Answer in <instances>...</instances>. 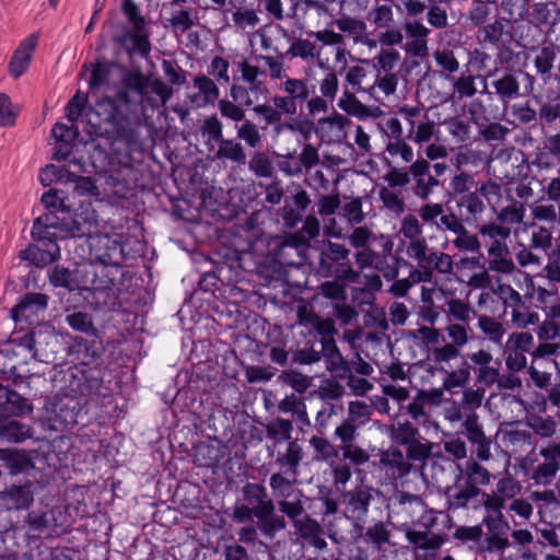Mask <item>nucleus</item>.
Wrapping results in <instances>:
<instances>
[{"instance_id":"864d4df0","label":"nucleus","mask_w":560,"mask_h":560,"mask_svg":"<svg viewBox=\"0 0 560 560\" xmlns=\"http://www.w3.org/2000/svg\"><path fill=\"white\" fill-rule=\"evenodd\" d=\"M89 96L86 93L78 91L68 102L66 106V117L70 122H75L82 115L83 109L88 103Z\"/></svg>"},{"instance_id":"a878e982","label":"nucleus","mask_w":560,"mask_h":560,"mask_svg":"<svg viewBox=\"0 0 560 560\" xmlns=\"http://www.w3.org/2000/svg\"><path fill=\"white\" fill-rule=\"evenodd\" d=\"M456 205L459 208L460 217H464V221L466 222H469L471 218H476L478 214H481L485 210L482 199L476 190L459 196L456 199Z\"/></svg>"},{"instance_id":"2eb2a0df","label":"nucleus","mask_w":560,"mask_h":560,"mask_svg":"<svg viewBox=\"0 0 560 560\" xmlns=\"http://www.w3.org/2000/svg\"><path fill=\"white\" fill-rule=\"evenodd\" d=\"M524 71L521 69L504 70L494 69L488 73L490 79L491 91H488L489 95H494L503 108L506 109L510 102L517 100L522 96L520 75Z\"/></svg>"},{"instance_id":"bf43d9fd","label":"nucleus","mask_w":560,"mask_h":560,"mask_svg":"<svg viewBox=\"0 0 560 560\" xmlns=\"http://www.w3.org/2000/svg\"><path fill=\"white\" fill-rule=\"evenodd\" d=\"M170 25L174 31H178L182 34L189 31L194 25V20L189 9H180L173 11L172 16L168 20Z\"/></svg>"},{"instance_id":"f3484780","label":"nucleus","mask_w":560,"mask_h":560,"mask_svg":"<svg viewBox=\"0 0 560 560\" xmlns=\"http://www.w3.org/2000/svg\"><path fill=\"white\" fill-rule=\"evenodd\" d=\"M92 120L94 116H89L86 124V131L91 138H105L110 141V154L113 160H116L120 167L129 168L132 163V150L138 143L137 130L135 129V138L132 142H127L124 139H118L114 135H97L94 132L96 127L93 126Z\"/></svg>"},{"instance_id":"72a5a7b5","label":"nucleus","mask_w":560,"mask_h":560,"mask_svg":"<svg viewBox=\"0 0 560 560\" xmlns=\"http://www.w3.org/2000/svg\"><path fill=\"white\" fill-rule=\"evenodd\" d=\"M338 107L345 110L348 115L360 119L372 116L371 109L361 103L353 93L347 90L343 92V97L339 98Z\"/></svg>"},{"instance_id":"f704fd0d","label":"nucleus","mask_w":560,"mask_h":560,"mask_svg":"<svg viewBox=\"0 0 560 560\" xmlns=\"http://www.w3.org/2000/svg\"><path fill=\"white\" fill-rule=\"evenodd\" d=\"M305 495H296L287 500H278L277 508L282 513L281 515L287 516L292 525L296 523V521L301 520L305 513L303 498Z\"/></svg>"},{"instance_id":"6e6d98bb","label":"nucleus","mask_w":560,"mask_h":560,"mask_svg":"<svg viewBox=\"0 0 560 560\" xmlns=\"http://www.w3.org/2000/svg\"><path fill=\"white\" fill-rule=\"evenodd\" d=\"M467 478L477 486H486L490 482V472L474 459L466 462Z\"/></svg>"},{"instance_id":"aec40b11","label":"nucleus","mask_w":560,"mask_h":560,"mask_svg":"<svg viewBox=\"0 0 560 560\" xmlns=\"http://www.w3.org/2000/svg\"><path fill=\"white\" fill-rule=\"evenodd\" d=\"M357 538L369 547L381 550L383 546L389 544L392 530L388 525L383 521H377L368 527L360 524H354Z\"/></svg>"},{"instance_id":"a18cd8bd","label":"nucleus","mask_w":560,"mask_h":560,"mask_svg":"<svg viewBox=\"0 0 560 560\" xmlns=\"http://www.w3.org/2000/svg\"><path fill=\"white\" fill-rule=\"evenodd\" d=\"M162 71L172 85L182 86L186 83L187 72L174 59H163Z\"/></svg>"},{"instance_id":"0eeeda50","label":"nucleus","mask_w":560,"mask_h":560,"mask_svg":"<svg viewBox=\"0 0 560 560\" xmlns=\"http://www.w3.org/2000/svg\"><path fill=\"white\" fill-rule=\"evenodd\" d=\"M200 132L207 138L205 145L211 161H230L237 166L246 164L247 155L242 143L237 139L224 137L223 124L215 114L203 119Z\"/></svg>"},{"instance_id":"f03ea898","label":"nucleus","mask_w":560,"mask_h":560,"mask_svg":"<svg viewBox=\"0 0 560 560\" xmlns=\"http://www.w3.org/2000/svg\"><path fill=\"white\" fill-rule=\"evenodd\" d=\"M71 353L75 354L78 363L71 369H56L48 366L49 380L52 387L59 390L70 386L85 395L110 396L112 389L104 382V366L102 355L104 352L103 341L98 339L97 332L86 338L78 337L71 346Z\"/></svg>"},{"instance_id":"c85d7f7f","label":"nucleus","mask_w":560,"mask_h":560,"mask_svg":"<svg viewBox=\"0 0 560 560\" xmlns=\"http://www.w3.org/2000/svg\"><path fill=\"white\" fill-rule=\"evenodd\" d=\"M538 114L541 125H551L556 120H560V93L547 94L546 100L540 102Z\"/></svg>"},{"instance_id":"de8ad7c7","label":"nucleus","mask_w":560,"mask_h":560,"mask_svg":"<svg viewBox=\"0 0 560 560\" xmlns=\"http://www.w3.org/2000/svg\"><path fill=\"white\" fill-rule=\"evenodd\" d=\"M279 382L291 386L299 394H303L311 386V380L295 370L282 371L279 375Z\"/></svg>"},{"instance_id":"4be33fe9","label":"nucleus","mask_w":560,"mask_h":560,"mask_svg":"<svg viewBox=\"0 0 560 560\" xmlns=\"http://www.w3.org/2000/svg\"><path fill=\"white\" fill-rule=\"evenodd\" d=\"M293 527L294 534L305 540L308 545L317 549H324L327 546V542L323 537V527L308 514H304L301 520L293 524Z\"/></svg>"},{"instance_id":"052dcab7","label":"nucleus","mask_w":560,"mask_h":560,"mask_svg":"<svg viewBox=\"0 0 560 560\" xmlns=\"http://www.w3.org/2000/svg\"><path fill=\"white\" fill-rule=\"evenodd\" d=\"M448 132L459 141H466L470 135V124L459 117H451L445 120Z\"/></svg>"},{"instance_id":"0e129e2a","label":"nucleus","mask_w":560,"mask_h":560,"mask_svg":"<svg viewBox=\"0 0 560 560\" xmlns=\"http://www.w3.org/2000/svg\"><path fill=\"white\" fill-rule=\"evenodd\" d=\"M47 276L50 284L55 288L70 289L71 273L68 268L55 265L47 269Z\"/></svg>"},{"instance_id":"9b49d317","label":"nucleus","mask_w":560,"mask_h":560,"mask_svg":"<svg viewBox=\"0 0 560 560\" xmlns=\"http://www.w3.org/2000/svg\"><path fill=\"white\" fill-rule=\"evenodd\" d=\"M67 351V347L62 342V337L55 331V328L47 323H37V383L51 382L49 374L45 372L50 369L48 366H56V369H63L58 362L62 360V353Z\"/></svg>"},{"instance_id":"c9c22d12","label":"nucleus","mask_w":560,"mask_h":560,"mask_svg":"<svg viewBox=\"0 0 560 560\" xmlns=\"http://www.w3.org/2000/svg\"><path fill=\"white\" fill-rule=\"evenodd\" d=\"M33 483L31 481H26L23 485H14L8 491V495L10 500L14 503L15 509H27L34 498H33Z\"/></svg>"},{"instance_id":"09e8293b","label":"nucleus","mask_w":560,"mask_h":560,"mask_svg":"<svg viewBox=\"0 0 560 560\" xmlns=\"http://www.w3.org/2000/svg\"><path fill=\"white\" fill-rule=\"evenodd\" d=\"M218 109L223 118H226L234 122H242L246 117L244 106L236 104L231 100H219Z\"/></svg>"},{"instance_id":"7c9ffc66","label":"nucleus","mask_w":560,"mask_h":560,"mask_svg":"<svg viewBox=\"0 0 560 560\" xmlns=\"http://www.w3.org/2000/svg\"><path fill=\"white\" fill-rule=\"evenodd\" d=\"M282 130H289L291 132H299L304 141H308L312 138L313 132L315 131V124L308 117H293L288 121L276 126V131L279 133Z\"/></svg>"},{"instance_id":"ea45409f","label":"nucleus","mask_w":560,"mask_h":560,"mask_svg":"<svg viewBox=\"0 0 560 560\" xmlns=\"http://www.w3.org/2000/svg\"><path fill=\"white\" fill-rule=\"evenodd\" d=\"M66 323L73 329L85 334L86 336H94L97 332L92 317L84 312H73L66 316Z\"/></svg>"},{"instance_id":"49530a36","label":"nucleus","mask_w":560,"mask_h":560,"mask_svg":"<svg viewBox=\"0 0 560 560\" xmlns=\"http://www.w3.org/2000/svg\"><path fill=\"white\" fill-rule=\"evenodd\" d=\"M511 113L521 125H535L539 120V114L532 107L529 101L512 105Z\"/></svg>"},{"instance_id":"37998d69","label":"nucleus","mask_w":560,"mask_h":560,"mask_svg":"<svg viewBox=\"0 0 560 560\" xmlns=\"http://www.w3.org/2000/svg\"><path fill=\"white\" fill-rule=\"evenodd\" d=\"M194 85L203 95L206 104H214L219 100L220 90L212 79L205 74H198L194 78Z\"/></svg>"},{"instance_id":"4c0bfd02","label":"nucleus","mask_w":560,"mask_h":560,"mask_svg":"<svg viewBox=\"0 0 560 560\" xmlns=\"http://www.w3.org/2000/svg\"><path fill=\"white\" fill-rule=\"evenodd\" d=\"M347 283L346 279L334 278L331 281H325L318 287L319 293L331 301H346L347 300Z\"/></svg>"},{"instance_id":"680f3d73","label":"nucleus","mask_w":560,"mask_h":560,"mask_svg":"<svg viewBox=\"0 0 560 560\" xmlns=\"http://www.w3.org/2000/svg\"><path fill=\"white\" fill-rule=\"evenodd\" d=\"M229 67L230 63L226 59L214 56L208 67V73L209 75H212L215 78V80L219 83L229 84L230 83V77H229Z\"/></svg>"},{"instance_id":"5701e85b","label":"nucleus","mask_w":560,"mask_h":560,"mask_svg":"<svg viewBox=\"0 0 560 560\" xmlns=\"http://www.w3.org/2000/svg\"><path fill=\"white\" fill-rule=\"evenodd\" d=\"M35 50V34H31L14 51L9 63V73L21 77L30 67Z\"/></svg>"},{"instance_id":"603ef678","label":"nucleus","mask_w":560,"mask_h":560,"mask_svg":"<svg viewBox=\"0 0 560 560\" xmlns=\"http://www.w3.org/2000/svg\"><path fill=\"white\" fill-rule=\"evenodd\" d=\"M302 460V447L296 441H290L288 444L287 452L279 454L277 462L282 466H288L293 472H295Z\"/></svg>"},{"instance_id":"393cba45","label":"nucleus","mask_w":560,"mask_h":560,"mask_svg":"<svg viewBox=\"0 0 560 560\" xmlns=\"http://www.w3.org/2000/svg\"><path fill=\"white\" fill-rule=\"evenodd\" d=\"M271 494L275 500H287L296 495H303V491L294 487L293 482L280 472H275L269 478Z\"/></svg>"},{"instance_id":"6ab92c4d","label":"nucleus","mask_w":560,"mask_h":560,"mask_svg":"<svg viewBox=\"0 0 560 560\" xmlns=\"http://www.w3.org/2000/svg\"><path fill=\"white\" fill-rule=\"evenodd\" d=\"M91 255L102 264L122 261L124 248L119 241L108 236L98 235L90 242Z\"/></svg>"},{"instance_id":"2f4dec72","label":"nucleus","mask_w":560,"mask_h":560,"mask_svg":"<svg viewBox=\"0 0 560 560\" xmlns=\"http://www.w3.org/2000/svg\"><path fill=\"white\" fill-rule=\"evenodd\" d=\"M0 459L7 463L11 475L27 472L30 469L34 468L31 459L25 454L19 452L0 450Z\"/></svg>"},{"instance_id":"13d9d810","label":"nucleus","mask_w":560,"mask_h":560,"mask_svg":"<svg viewBox=\"0 0 560 560\" xmlns=\"http://www.w3.org/2000/svg\"><path fill=\"white\" fill-rule=\"evenodd\" d=\"M283 90L295 103L298 101H305L310 95L306 83L299 79L288 78L283 82Z\"/></svg>"},{"instance_id":"f8f14e48","label":"nucleus","mask_w":560,"mask_h":560,"mask_svg":"<svg viewBox=\"0 0 560 560\" xmlns=\"http://www.w3.org/2000/svg\"><path fill=\"white\" fill-rule=\"evenodd\" d=\"M125 275L122 261L102 264L95 272L96 303L100 304L103 296L104 311L112 312L120 305L118 293L124 290Z\"/></svg>"},{"instance_id":"ddd939ff","label":"nucleus","mask_w":560,"mask_h":560,"mask_svg":"<svg viewBox=\"0 0 560 560\" xmlns=\"http://www.w3.org/2000/svg\"><path fill=\"white\" fill-rule=\"evenodd\" d=\"M59 217H50L54 222L49 224L65 233V236L82 238L90 236L93 229L97 228V212L91 202H81L77 209L63 211Z\"/></svg>"},{"instance_id":"6e6552de","label":"nucleus","mask_w":560,"mask_h":560,"mask_svg":"<svg viewBox=\"0 0 560 560\" xmlns=\"http://www.w3.org/2000/svg\"><path fill=\"white\" fill-rule=\"evenodd\" d=\"M70 446V439L63 434L52 440L37 438V487H48L59 470L68 466Z\"/></svg>"},{"instance_id":"c756f323","label":"nucleus","mask_w":560,"mask_h":560,"mask_svg":"<svg viewBox=\"0 0 560 560\" xmlns=\"http://www.w3.org/2000/svg\"><path fill=\"white\" fill-rule=\"evenodd\" d=\"M557 46L552 43L540 48L534 58L536 72L544 78H549L557 57Z\"/></svg>"},{"instance_id":"79ce46f5","label":"nucleus","mask_w":560,"mask_h":560,"mask_svg":"<svg viewBox=\"0 0 560 560\" xmlns=\"http://www.w3.org/2000/svg\"><path fill=\"white\" fill-rule=\"evenodd\" d=\"M112 63L104 61H96L92 66L91 75L89 79V88L91 91L100 90L109 81Z\"/></svg>"},{"instance_id":"473e14b6","label":"nucleus","mask_w":560,"mask_h":560,"mask_svg":"<svg viewBox=\"0 0 560 560\" xmlns=\"http://www.w3.org/2000/svg\"><path fill=\"white\" fill-rule=\"evenodd\" d=\"M292 421L288 419L277 418L266 424L267 438L276 443L292 441Z\"/></svg>"},{"instance_id":"4d7b16f0","label":"nucleus","mask_w":560,"mask_h":560,"mask_svg":"<svg viewBox=\"0 0 560 560\" xmlns=\"http://www.w3.org/2000/svg\"><path fill=\"white\" fill-rule=\"evenodd\" d=\"M237 70L241 74L233 73V81L238 82L240 80L245 81L248 85L258 80L259 75L265 74V71L260 70L257 66L250 65L247 60L235 62Z\"/></svg>"},{"instance_id":"20e7f679","label":"nucleus","mask_w":560,"mask_h":560,"mask_svg":"<svg viewBox=\"0 0 560 560\" xmlns=\"http://www.w3.org/2000/svg\"><path fill=\"white\" fill-rule=\"evenodd\" d=\"M233 520L238 524L258 521L260 534L273 539L287 528V521L276 511V503L264 485L246 482L241 490V498L235 502Z\"/></svg>"},{"instance_id":"c03bdc74","label":"nucleus","mask_w":560,"mask_h":560,"mask_svg":"<svg viewBox=\"0 0 560 560\" xmlns=\"http://www.w3.org/2000/svg\"><path fill=\"white\" fill-rule=\"evenodd\" d=\"M490 14L491 3L489 1L472 0L467 13V20L472 26L478 27L486 23Z\"/></svg>"},{"instance_id":"a19ab883","label":"nucleus","mask_w":560,"mask_h":560,"mask_svg":"<svg viewBox=\"0 0 560 560\" xmlns=\"http://www.w3.org/2000/svg\"><path fill=\"white\" fill-rule=\"evenodd\" d=\"M31 429L12 420L0 427V438L10 443H19L30 436Z\"/></svg>"},{"instance_id":"9d476101","label":"nucleus","mask_w":560,"mask_h":560,"mask_svg":"<svg viewBox=\"0 0 560 560\" xmlns=\"http://www.w3.org/2000/svg\"><path fill=\"white\" fill-rule=\"evenodd\" d=\"M15 323L14 331L10 337V345L18 349L27 350L31 358H35V292L26 293L11 310Z\"/></svg>"},{"instance_id":"cd10ccee","label":"nucleus","mask_w":560,"mask_h":560,"mask_svg":"<svg viewBox=\"0 0 560 560\" xmlns=\"http://www.w3.org/2000/svg\"><path fill=\"white\" fill-rule=\"evenodd\" d=\"M390 440L400 446H407L420 436L419 429L410 421L392 424L389 432Z\"/></svg>"},{"instance_id":"7ed1b4c3","label":"nucleus","mask_w":560,"mask_h":560,"mask_svg":"<svg viewBox=\"0 0 560 560\" xmlns=\"http://www.w3.org/2000/svg\"><path fill=\"white\" fill-rule=\"evenodd\" d=\"M52 382L37 383V390L42 396L46 395L40 421L56 432L62 433L75 425H85L88 423L86 405L108 397L94 394L85 395L70 386L59 390L57 387H52Z\"/></svg>"},{"instance_id":"a211bd4d","label":"nucleus","mask_w":560,"mask_h":560,"mask_svg":"<svg viewBox=\"0 0 560 560\" xmlns=\"http://www.w3.org/2000/svg\"><path fill=\"white\" fill-rule=\"evenodd\" d=\"M66 192L55 187H51L48 191L44 192L40 198V202L47 210V213L37 217V226H43L45 229L52 228V225L48 224L54 222L50 217L60 219L59 215H61L63 211L70 210L66 205Z\"/></svg>"},{"instance_id":"39448f33","label":"nucleus","mask_w":560,"mask_h":560,"mask_svg":"<svg viewBox=\"0 0 560 560\" xmlns=\"http://www.w3.org/2000/svg\"><path fill=\"white\" fill-rule=\"evenodd\" d=\"M40 504L45 505V510L37 515V540L50 539L51 542L71 528L72 520L69 513V506L66 505L60 498L55 503H44L40 498ZM37 560H72L68 548H61L57 545H46L40 541L37 544Z\"/></svg>"},{"instance_id":"774afa93","label":"nucleus","mask_w":560,"mask_h":560,"mask_svg":"<svg viewBox=\"0 0 560 560\" xmlns=\"http://www.w3.org/2000/svg\"><path fill=\"white\" fill-rule=\"evenodd\" d=\"M529 427L536 434L542 438H551L556 433V421L551 417H533Z\"/></svg>"},{"instance_id":"69168bd1","label":"nucleus","mask_w":560,"mask_h":560,"mask_svg":"<svg viewBox=\"0 0 560 560\" xmlns=\"http://www.w3.org/2000/svg\"><path fill=\"white\" fill-rule=\"evenodd\" d=\"M378 196L381 201L383 202V206L397 213L400 214L405 211V201L404 199L399 198L394 191L389 190L386 187H382L378 191Z\"/></svg>"},{"instance_id":"3c124183","label":"nucleus","mask_w":560,"mask_h":560,"mask_svg":"<svg viewBox=\"0 0 560 560\" xmlns=\"http://www.w3.org/2000/svg\"><path fill=\"white\" fill-rule=\"evenodd\" d=\"M322 353L326 359V369L327 371H334L337 366V363L340 365L343 363V357L338 349L336 341L332 338L323 339L322 341Z\"/></svg>"},{"instance_id":"4468645a","label":"nucleus","mask_w":560,"mask_h":560,"mask_svg":"<svg viewBox=\"0 0 560 560\" xmlns=\"http://www.w3.org/2000/svg\"><path fill=\"white\" fill-rule=\"evenodd\" d=\"M433 509L425 510L413 523L417 528L407 529L406 538L416 549L439 550L446 541L441 534H430L438 525L439 515Z\"/></svg>"},{"instance_id":"e2e57ef3","label":"nucleus","mask_w":560,"mask_h":560,"mask_svg":"<svg viewBox=\"0 0 560 560\" xmlns=\"http://www.w3.org/2000/svg\"><path fill=\"white\" fill-rule=\"evenodd\" d=\"M475 186L476 182L472 175L465 172L455 175L450 182L452 192L459 196L470 192V189Z\"/></svg>"},{"instance_id":"423d86ee","label":"nucleus","mask_w":560,"mask_h":560,"mask_svg":"<svg viewBox=\"0 0 560 560\" xmlns=\"http://www.w3.org/2000/svg\"><path fill=\"white\" fill-rule=\"evenodd\" d=\"M120 11L130 27L119 24L121 32L114 33L112 42L130 57L138 55L140 58H148L152 50L151 32L147 27L149 22L142 15L140 5L135 0H121Z\"/></svg>"},{"instance_id":"bb28decb","label":"nucleus","mask_w":560,"mask_h":560,"mask_svg":"<svg viewBox=\"0 0 560 560\" xmlns=\"http://www.w3.org/2000/svg\"><path fill=\"white\" fill-rule=\"evenodd\" d=\"M221 458L219 447L209 443L200 442L194 447V463L199 467L212 468Z\"/></svg>"},{"instance_id":"58836bf2","label":"nucleus","mask_w":560,"mask_h":560,"mask_svg":"<svg viewBox=\"0 0 560 560\" xmlns=\"http://www.w3.org/2000/svg\"><path fill=\"white\" fill-rule=\"evenodd\" d=\"M248 168L257 177L270 178L273 175L272 162L266 152L255 151L248 161Z\"/></svg>"},{"instance_id":"b1692460","label":"nucleus","mask_w":560,"mask_h":560,"mask_svg":"<svg viewBox=\"0 0 560 560\" xmlns=\"http://www.w3.org/2000/svg\"><path fill=\"white\" fill-rule=\"evenodd\" d=\"M60 258V247L55 238L37 235V268L57 261Z\"/></svg>"},{"instance_id":"f257e3e1","label":"nucleus","mask_w":560,"mask_h":560,"mask_svg":"<svg viewBox=\"0 0 560 560\" xmlns=\"http://www.w3.org/2000/svg\"><path fill=\"white\" fill-rule=\"evenodd\" d=\"M156 100L148 93V74L141 69L125 70L114 85V94L101 97L89 116L97 135H114L132 142L135 138L133 117L141 109L155 107Z\"/></svg>"},{"instance_id":"dca6fc26","label":"nucleus","mask_w":560,"mask_h":560,"mask_svg":"<svg viewBox=\"0 0 560 560\" xmlns=\"http://www.w3.org/2000/svg\"><path fill=\"white\" fill-rule=\"evenodd\" d=\"M373 499L371 487H355L341 493V502L345 505L343 514L348 520L363 522L368 515Z\"/></svg>"},{"instance_id":"e433bc0d","label":"nucleus","mask_w":560,"mask_h":560,"mask_svg":"<svg viewBox=\"0 0 560 560\" xmlns=\"http://www.w3.org/2000/svg\"><path fill=\"white\" fill-rule=\"evenodd\" d=\"M236 139L244 141L249 148L256 149L261 143V136L255 122L244 119L240 126H236Z\"/></svg>"},{"instance_id":"1a4fd4ad","label":"nucleus","mask_w":560,"mask_h":560,"mask_svg":"<svg viewBox=\"0 0 560 560\" xmlns=\"http://www.w3.org/2000/svg\"><path fill=\"white\" fill-rule=\"evenodd\" d=\"M350 249L342 244L324 241L319 255L317 273L324 278L346 279L354 283L360 279V272L355 271L349 259Z\"/></svg>"},{"instance_id":"412c9836","label":"nucleus","mask_w":560,"mask_h":560,"mask_svg":"<svg viewBox=\"0 0 560 560\" xmlns=\"http://www.w3.org/2000/svg\"><path fill=\"white\" fill-rule=\"evenodd\" d=\"M30 411H32V406L26 402V399L20 393L0 384L1 417H19Z\"/></svg>"},{"instance_id":"338daca9","label":"nucleus","mask_w":560,"mask_h":560,"mask_svg":"<svg viewBox=\"0 0 560 560\" xmlns=\"http://www.w3.org/2000/svg\"><path fill=\"white\" fill-rule=\"evenodd\" d=\"M277 369L267 365H250L246 369V378L249 383L268 382L276 375Z\"/></svg>"},{"instance_id":"8fccbe9b","label":"nucleus","mask_w":560,"mask_h":560,"mask_svg":"<svg viewBox=\"0 0 560 560\" xmlns=\"http://www.w3.org/2000/svg\"><path fill=\"white\" fill-rule=\"evenodd\" d=\"M432 446L431 442H421L418 438L406 446V457L410 462H425L431 456Z\"/></svg>"},{"instance_id":"5fc2aeb1","label":"nucleus","mask_w":560,"mask_h":560,"mask_svg":"<svg viewBox=\"0 0 560 560\" xmlns=\"http://www.w3.org/2000/svg\"><path fill=\"white\" fill-rule=\"evenodd\" d=\"M478 326L482 330V332L489 337L491 341H501L504 334V328L501 323L497 322L490 316L482 315L478 319Z\"/></svg>"}]
</instances>
